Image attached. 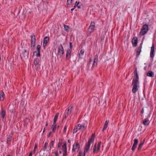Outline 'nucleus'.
Returning a JSON list of instances; mask_svg holds the SVG:
<instances>
[{
    "label": "nucleus",
    "mask_w": 156,
    "mask_h": 156,
    "mask_svg": "<svg viewBox=\"0 0 156 156\" xmlns=\"http://www.w3.org/2000/svg\"><path fill=\"white\" fill-rule=\"evenodd\" d=\"M144 143V142L141 141L140 142V144H139L138 147L137 149H138V151H139L140 150H141L142 147H143Z\"/></svg>",
    "instance_id": "nucleus-22"
},
{
    "label": "nucleus",
    "mask_w": 156,
    "mask_h": 156,
    "mask_svg": "<svg viewBox=\"0 0 156 156\" xmlns=\"http://www.w3.org/2000/svg\"><path fill=\"white\" fill-rule=\"evenodd\" d=\"M47 144H48V143H47L46 142L45 143L44 145V147L43 149V150L44 151H45L46 150V149H47Z\"/></svg>",
    "instance_id": "nucleus-30"
},
{
    "label": "nucleus",
    "mask_w": 156,
    "mask_h": 156,
    "mask_svg": "<svg viewBox=\"0 0 156 156\" xmlns=\"http://www.w3.org/2000/svg\"><path fill=\"white\" fill-rule=\"evenodd\" d=\"M64 153H63V156H66L67 154V149H63V150Z\"/></svg>",
    "instance_id": "nucleus-33"
},
{
    "label": "nucleus",
    "mask_w": 156,
    "mask_h": 156,
    "mask_svg": "<svg viewBox=\"0 0 156 156\" xmlns=\"http://www.w3.org/2000/svg\"><path fill=\"white\" fill-rule=\"evenodd\" d=\"M33 55H34L35 53H37V52L36 51H33Z\"/></svg>",
    "instance_id": "nucleus-57"
},
{
    "label": "nucleus",
    "mask_w": 156,
    "mask_h": 156,
    "mask_svg": "<svg viewBox=\"0 0 156 156\" xmlns=\"http://www.w3.org/2000/svg\"><path fill=\"white\" fill-rule=\"evenodd\" d=\"M132 84L133 87L132 89V91L133 93H135L138 90L139 86V82L138 80H135L133 79Z\"/></svg>",
    "instance_id": "nucleus-1"
},
{
    "label": "nucleus",
    "mask_w": 156,
    "mask_h": 156,
    "mask_svg": "<svg viewBox=\"0 0 156 156\" xmlns=\"http://www.w3.org/2000/svg\"><path fill=\"white\" fill-rule=\"evenodd\" d=\"M58 113H57L55 115L53 120V124H55L56 122V121H57L58 116Z\"/></svg>",
    "instance_id": "nucleus-28"
},
{
    "label": "nucleus",
    "mask_w": 156,
    "mask_h": 156,
    "mask_svg": "<svg viewBox=\"0 0 156 156\" xmlns=\"http://www.w3.org/2000/svg\"><path fill=\"white\" fill-rule=\"evenodd\" d=\"M71 52L69 51H67L66 58L67 59L68 58H71Z\"/></svg>",
    "instance_id": "nucleus-27"
},
{
    "label": "nucleus",
    "mask_w": 156,
    "mask_h": 156,
    "mask_svg": "<svg viewBox=\"0 0 156 156\" xmlns=\"http://www.w3.org/2000/svg\"><path fill=\"white\" fill-rule=\"evenodd\" d=\"M35 45V42H31V46L34 47Z\"/></svg>",
    "instance_id": "nucleus-41"
},
{
    "label": "nucleus",
    "mask_w": 156,
    "mask_h": 156,
    "mask_svg": "<svg viewBox=\"0 0 156 156\" xmlns=\"http://www.w3.org/2000/svg\"><path fill=\"white\" fill-rule=\"evenodd\" d=\"M91 143L90 142L89 143V142L88 141L87 143L86 144L84 148V153H88L90 147V145Z\"/></svg>",
    "instance_id": "nucleus-10"
},
{
    "label": "nucleus",
    "mask_w": 156,
    "mask_h": 156,
    "mask_svg": "<svg viewBox=\"0 0 156 156\" xmlns=\"http://www.w3.org/2000/svg\"><path fill=\"white\" fill-rule=\"evenodd\" d=\"M72 48H69L68 49L67 51H69V52H71Z\"/></svg>",
    "instance_id": "nucleus-49"
},
{
    "label": "nucleus",
    "mask_w": 156,
    "mask_h": 156,
    "mask_svg": "<svg viewBox=\"0 0 156 156\" xmlns=\"http://www.w3.org/2000/svg\"><path fill=\"white\" fill-rule=\"evenodd\" d=\"M58 54L60 55L61 56L63 55L64 54L63 48L61 44L58 45Z\"/></svg>",
    "instance_id": "nucleus-6"
},
{
    "label": "nucleus",
    "mask_w": 156,
    "mask_h": 156,
    "mask_svg": "<svg viewBox=\"0 0 156 156\" xmlns=\"http://www.w3.org/2000/svg\"><path fill=\"white\" fill-rule=\"evenodd\" d=\"M61 144L60 142H59L58 144V147L60 148L61 146Z\"/></svg>",
    "instance_id": "nucleus-51"
},
{
    "label": "nucleus",
    "mask_w": 156,
    "mask_h": 156,
    "mask_svg": "<svg viewBox=\"0 0 156 156\" xmlns=\"http://www.w3.org/2000/svg\"><path fill=\"white\" fill-rule=\"evenodd\" d=\"M95 136V134L94 133L92 134L90 139L89 140L88 142L92 143L93 142L94 140V137Z\"/></svg>",
    "instance_id": "nucleus-19"
},
{
    "label": "nucleus",
    "mask_w": 156,
    "mask_h": 156,
    "mask_svg": "<svg viewBox=\"0 0 156 156\" xmlns=\"http://www.w3.org/2000/svg\"><path fill=\"white\" fill-rule=\"evenodd\" d=\"M86 153H85L84 152V153L83 154L82 156H85V154Z\"/></svg>",
    "instance_id": "nucleus-61"
},
{
    "label": "nucleus",
    "mask_w": 156,
    "mask_h": 156,
    "mask_svg": "<svg viewBox=\"0 0 156 156\" xmlns=\"http://www.w3.org/2000/svg\"><path fill=\"white\" fill-rule=\"evenodd\" d=\"M52 132H54L55 131L56 127H52Z\"/></svg>",
    "instance_id": "nucleus-50"
},
{
    "label": "nucleus",
    "mask_w": 156,
    "mask_h": 156,
    "mask_svg": "<svg viewBox=\"0 0 156 156\" xmlns=\"http://www.w3.org/2000/svg\"><path fill=\"white\" fill-rule=\"evenodd\" d=\"M101 142H99L97 145V143H95L94 146L93 154H94L96 152H98L100 150L101 147Z\"/></svg>",
    "instance_id": "nucleus-4"
},
{
    "label": "nucleus",
    "mask_w": 156,
    "mask_h": 156,
    "mask_svg": "<svg viewBox=\"0 0 156 156\" xmlns=\"http://www.w3.org/2000/svg\"><path fill=\"white\" fill-rule=\"evenodd\" d=\"M149 122L148 120L145 119L143 120V123L144 126H148L149 124Z\"/></svg>",
    "instance_id": "nucleus-20"
},
{
    "label": "nucleus",
    "mask_w": 156,
    "mask_h": 156,
    "mask_svg": "<svg viewBox=\"0 0 156 156\" xmlns=\"http://www.w3.org/2000/svg\"><path fill=\"white\" fill-rule=\"evenodd\" d=\"M77 7V5H75L74 6L73 8L75 9Z\"/></svg>",
    "instance_id": "nucleus-59"
},
{
    "label": "nucleus",
    "mask_w": 156,
    "mask_h": 156,
    "mask_svg": "<svg viewBox=\"0 0 156 156\" xmlns=\"http://www.w3.org/2000/svg\"><path fill=\"white\" fill-rule=\"evenodd\" d=\"M82 152L81 151H80L79 152L78 156H82Z\"/></svg>",
    "instance_id": "nucleus-52"
},
{
    "label": "nucleus",
    "mask_w": 156,
    "mask_h": 156,
    "mask_svg": "<svg viewBox=\"0 0 156 156\" xmlns=\"http://www.w3.org/2000/svg\"><path fill=\"white\" fill-rule=\"evenodd\" d=\"M91 143L90 142L89 143V142L88 141L87 143L86 144L84 148V153H88L90 147V145Z\"/></svg>",
    "instance_id": "nucleus-11"
},
{
    "label": "nucleus",
    "mask_w": 156,
    "mask_h": 156,
    "mask_svg": "<svg viewBox=\"0 0 156 156\" xmlns=\"http://www.w3.org/2000/svg\"><path fill=\"white\" fill-rule=\"evenodd\" d=\"M45 131V128H44V129H43V132L44 133Z\"/></svg>",
    "instance_id": "nucleus-60"
},
{
    "label": "nucleus",
    "mask_w": 156,
    "mask_h": 156,
    "mask_svg": "<svg viewBox=\"0 0 156 156\" xmlns=\"http://www.w3.org/2000/svg\"><path fill=\"white\" fill-rule=\"evenodd\" d=\"M137 38L136 37H134L132 41V44L133 47H136L137 46Z\"/></svg>",
    "instance_id": "nucleus-13"
},
{
    "label": "nucleus",
    "mask_w": 156,
    "mask_h": 156,
    "mask_svg": "<svg viewBox=\"0 0 156 156\" xmlns=\"http://www.w3.org/2000/svg\"><path fill=\"white\" fill-rule=\"evenodd\" d=\"M5 95L2 91H0V101H3Z\"/></svg>",
    "instance_id": "nucleus-16"
},
{
    "label": "nucleus",
    "mask_w": 156,
    "mask_h": 156,
    "mask_svg": "<svg viewBox=\"0 0 156 156\" xmlns=\"http://www.w3.org/2000/svg\"><path fill=\"white\" fill-rule=\"evenodd\" d=\"M36 38L35 36L33 34L31 36V42H35Z\"/></svg>",
    "instance_id": "nucleus-24"
},
{
    "label": "nucleus",
    "mask_w": 156,
    "mask_h": 156,
    "mask_svg": "<svg viewBox=\"0 0 156 156\" xmlns=\"http://www.w3.org/2000/svg\"><path fill=\"white\" fill-rule=\"evenodd\" d=\"M0 115L1 117L3 118L4 119L5 117V110L3 109H1V111L0 113Z\"/></svg>",
    "instance_id": "nucleus-17"
},
{
    "label": "nucleus",
    "mask_w": 156,
    "mask_h": 156,
    "mask_svg": "<svg viewBox=\"0 0 156 156\" xmlns=\"http://www.w3.org/2000/svg\"><path fill=\"white\" fill-rule=\"evenodd\" d=\"M134 78L133 79H135V80H139V77L138 74L137 72V69L136 68L134 71Z\"/></svg>",
    "instance_id": "nucleus-14"
},
{
    "label": "nucleus",
    "mask_w": 156,
    "mask_h": 156,
    "mask_svg": "<svg viewBox=\"0 0 156 156\" xmlns=\"http://www.w3.org/2000/svg\"><path fill=\"white\" fill-rule=\"evenodd\" d=\"M78 127H79L80 128V129H82V128H84V129H85V126L84 125H81L80 124H78Z\"/></svg>",
    "instance_id": "nucleus-31"
},
{
    "label": "nucleus",
    "mask_w": 156,
    "mask_h": 156,
    "mask_svg": "<svg viewBox=\"0 0 156 156\" xmlns=\"http://www.w3.org/2000/svg\"><path fill=\"white\" fill-rule=\"evenodd\" d=\"M84 51L82 50H81L80 51V52L79 53V56H80L81 55L82 56L83 55L84 53Z\"/></svg>",
    "instance_id": "nucleus-36"
},
{
    "label": "nucleus",
    "mask_w": 156,
    "mask_h": 156,
    "mask_svg": "<svg viewBox=\"0 0 156 156\" xmlns=\"http://www.w3.org/2000/svg\"><path fill=\"white\" fill-rule=\"evenodd\" d=\"M39 62V59L38 58H36L35 59L34 61V65L36 66L38 64Z\"/></svg>",
    "instance_id": "nucleus-25"
},
{
    "label": "nucleus",
    "mask_w": 156,
    "mask_h": 156,
    "mask_svg": "<svg viewBox=\"0 0 156 156\" xmlns=\"http://www.w3.org/2000/svg\"><path fill=\"white\" fill-rule=\"evenodd\" d=\"M97 65V62H94H94L92 66V69L94 68L95 66Z\"/></svg>",
    "instance_id": "nucleus-40"
},
{
    "label": "nucleus",
    "mask_w": 156,
    "mask_h": 156,
    "mask_svg": "<svg viewBox=\"0 0 156 156\" xmlns=\"http://www.w3.org/2000/svg\"><path fill=\"white\" fill-rule=\"evenodd\" d=\"M64 29L65 31H66V32L69 31V26H66L65 25H64Z\"/></svg>",
    "instance_id": "nucleus-29"
},
{
    "label": "nucleus",
    "mask_w": 156,
    "mask_h": 156,
    "mask_svg": "<svg viewBox=\"0 0 156 156\" xmlns=\"http://www.w3.org/2000/svg\"><path fill=\"white\" fill-rule=\"evenodd\" d=\"M143 43V40L142 41V42L140 44V46L138 48L137 50L138 51H136V55L138 56L140 55V53L141 51V49L142 48V46Z\"/></svg>",
    "instance_id": "nucleus-15"
},
{
    "label": "nucleus",
    "mask_w": 156,
    "mask_h": 156,
    "mask_svg": "<svg viewBox=\"0 0 156 156\" xmlns=\"http://www.w3.org/2000/svg\"><path fill=\"white\" fill-rule=\"evenodd\" d=\"M62 148L63 149H67L66 143V142L64 143L63 145L62 146Z\"/></svg>",
    "instance_id": "nucleus-32"
},
{
    "label": "nucleus",
    "mask_w": 156,
    "mask_h": 156,
    "mask_svg": "<svg viewBox=\"0 0 156 156\" xmlns=\"http://www.w3.org/2000/svg\"><path fill=\"white\" fill-rule=\"evenodd\" d=\"M32 151H31L30 153L28 156H32Z\"/></svg>",
    "instance_id": "nucleus-54"
},
{
    "label": "nucleus",
    "mask_w": 156,
    "mask_h": 156,
    "mask_svg": "<svg viewBox=\"0 0 156 156\" xmlns=\"http://www.w3.org/2000/svg\"><path fill=\"white\" fill-rule=\"evenodd\" d=\"M74 9V8H72V9H71V11H73Z\"/></svg>",
    "instance_id": "nucleus-62"
},
{
    "label": "nucleus",
    "mask_w": 156,
    "mask_h": 156,
    "mask_svg": "<svg viewBox=\"0 0 156 156\" xmlns=\"http://www.w3.org/2000/svg\"><path fill=\"white\" fill-rule=\"evenodd\" d=\"M12 136H8L7 138V141L6 143L7 144H9V142L11 141L12 139Z\"/></svg>",
    "instance_id": "nucleus-26"
},
{
    "label": "nucleus",
    "mask_w": 156,
    "mask_h": 156,
    "mask_svg": "<svg viewBox=\"0 0 156 156\" xmlns=\"http://www.w3.org/2000/svg\"><path fill=\"white\" fill-rule=\"evenodd\" d=\"M73 0H67V5H70V4L72 2Z\"/></svg>",
    "instance_id": "nucleus-38"
},
{
    "label": "nucleus",
    "mask_w": 156,
    "mask_h": 156,
    "mask_svg": "<svg viewBox=\"0 0 156 156\" xmlns=\"http://www.w3.org/2000/svg\"><path fill=\"white\" fill-rule=\"evenodd\" d=\"M59 153L60 154H61L62 153V151H59Z\"/></svg>",
    "instance_id": "nucleus-63"
},
{
    "label": "nucleus",
    "mask_w": 156,
    "mask_h": 156,
    "mask_svg": "<svg viewBox=\"0 0 156 156\" xmlns=\"http://www.w3.org/2000/svg\"><path fill=\"white\" fill-rule=\"evenodd\" d=\"M80 129V128L78 127V125L73 129V133H76L78 130Z\"/></svg>",
    "instance_id": "nucleus-23"
},
{
    "label": "nucleus",
    "mask_w": 156,
    "mask_h": 156,
    "mask_svg": "<svg viewBox=\"0 0 156 156\" xmlns=\"http://www.w3.org/2000/svg\"><path fill=\"white\" fill-rule=\"evenodd\" d=\"M41 46L39 45H38L37 46L36 49L37 50V51H40L41 49Z\"/></svg>",
    "instance_id": "nucleus-37"
},
{
    "label": "nucleus",
    "mask_w": 156,
    "mask_h": 156,
    "mask_svg": "<svg viewBox=\"0 0 156 156\" xmlns=\"http://www.w3.org/2000/svg\"><path fill=\"white\" fill-rule=\"evenodd\" d=\"M141 113L142 114H143L144 113V108H143L142 109V110H141Z\"/></svg>",
    "instance_id": "nucleus-53"
},
{
    "label": "nucleus",
    "mask_w": 156,
    "mask_h": 156,
    "mask_svg": "<svg viewBox=\"0 0 156 156\" xmlns=\"http://www.w3.org/2000/svg\"><path fill=\"white\" fill-rule=\"evenodd\" d=\"M80 148V145L78 142H75L73 145L72 151L78 152Z\"/></svg>",
    "instance_id": "nucleus-5"
},
{
    "label": "nucleus",
    "mask_w": 156,
    "mask_h": 156,
    "mask_svg": "<svg viewBox=\"0 0 156 156\" xmlns=\"http://www.w3.org/2000/svg\"><path fill=\"white\" fill-rule=\"evenodd\" d=\"M108 122H109V121H106L105 122V125L108 126Z\"/></svg>",
    "instance_id": "nucleus-45"
},
{
    "label": "nucleus",
    "mask_w": 156,
    "mask_h": 156,
    "mask_svg": "<svg viewBox=\"0 0 156 156\" xmlns=\"http://www.w3.org/2000/svg\"><path fill=\"white\" fill-rule=\"evenodd\" d=\"M27 52V50L26 49H24L23 51L22 52V54L23 55V57L24 58L27 57V58H28V57L29 56V53H28L27 55L26 54V53Z\"/></svg>",
    "instance_id": "nucleus-21"
},
{
    "label": "nucleus",
    "mask_w": 156,
    "mask_h": 156,
    "mask_svg": "<svg viewBox=\"0 0 156 156\" xmlns=\"http://www.w3.org/2000/svg\"><path fill=\"white\" fill-rule=\"evenodd\" d=\"M37 51V52L36 54V56L37 57H39L41 56L40 51Z\"/></svg>",
    "instance_id": "nucleus-39"
},
{
    "label": "nucleus",
    "mask_w": 156,
    "mask_h": 156,
    "mask_svg": "<svg viewBox=\"0 0 156 156\" xmlns=\"http://www.w3.org/2000/svg\"><path fill=\"white\" fill-rule=\"evenodd\" d=\"M49 40V37H46L43 39V46L45 48Z\"/></svg>",
    "instance_id": "nucleus-12"
},
{
    "label": "nucleus",
    "mask_w": 156,
    "mask_h": 156,
    "mask_svg": "<svg viewBox=\"0 0 156 156\" xmlns=\"http://www.w3.org/2000/svg\"><path fill=\"white\" fill-rule=\"evenodd\" d=\"M56 123H55V124H53V125H52V127L51 128H52V127H56Z\"/></svg>",
    "instance_id": "nucleus-48"
},
{
    "label": "nucleus",
    "mask_w": 156,
    "mask_h": 156,
    "mask_svg": "<svg viewBox=\"0 0 156 156\" xmlns=\"http://www.w3.org/2000/svg\"><path fill=\"white\" fill-rule=\"evenodd\" d=\"M107 126H106V125H104V128H103V129H102V131H104L105 130V129H106L107 128Z\"/></svg>",
    "instance_id": "nucleus-42"
},
{
    "label": "nucleus",
    "mask_w": 156,
    "mask_h": 156,
    "mask_svg": "<svg viewBox=\"0 0 156 156\" xmlns=\"http://www.w3.org/2000/svg\"><path fill=\"white\" fill-rule=\"evenodd\" d=\"M58 154L57 151L55 152V156H58Z\"/></svg>",
    "instance_id": "nucleus-55"
},
{
    "label": "nucleus",
    "mask_w": 156,
    "mask_h": 156,
    "mask_svg": "<svg viewBox=\"0 0 156 156\" xmlns=\"http://www.w3.org/2000/svg\"><path fill=\"white\" fill-rule=\"evenodd\" d=\"M73 108V106L72 105H70L68 108L64 113V119H66L68 115L70 114L72 112V110Z\"/></svg>",
    "instance_id": "nucleus-3"
},
{
    "label": "nucleus",
    "mask_w": 156,
    "mask_h": 156,
    "mask_svg": "<svg viewBox=\"0 0 156 156\" xmlns=\"http://www.w3.org/2000/svg\"><path fill=\"white\" fill-rule=\"evenodd\" d=\"M69 48H72L73 47V46L72 45V43L71 42H70L69 43Z\"/></svg>",
    "instance_id": "nucleus-46"
},
{
    "label": "nucleus",
    "mask_w": 156,
    "mask_h": 156,
    "mask_svg": "<svg viewBox=\"0 0 156 156\" xmlns=\"http://www.w3.org/2000/svg\"><path fill=\"white\" fill-rule=\"evenodd\" d=\"M66 130V126H65L64 127L63 132L65 133Z\"/></svg>",
    "instance_id": "nucleus-43"
},
{
    "label": "nucleus",
    "mask_w": 156,
    "mask_h": 156,
    "mask_svg": "<svg viewBox=\"0 0 156 156\" xmlns=\"http://www.w3.org/2000/svg\"><path fill=\"white\" fill-rule=\"evenodd\" d=\"M98 60V55H96L95 56L94 58V62H97Z\"/></svg>",
    "instance_id": "nucleus-35"
},
{
    "label": "nucleus",
    "mask_w": 156,
    "mask_h": 156,
    "mask_svg": "<svg viewBox=\"0 0 156 156\" xmlns=\"http://www.w3.org/2000/svg\"><path fill=\"white\" fill-rule=\"evenodd\" d=\"M51 132H50L49 133L48 135V137H49L50 136L51 134Z\"/></svg>",
    "instance_id": "nucleus-56"
},
{
    "label": "nucleus",
    "mask_w": 156,
    "mask_h": 156,
    "mask_svg": "<svg viewBox=\"0 0 156 156\" xmlns=\"http://www.w3.org/2000/svg\"><path fill=\"white\" fill-rule=\"evenodd\" d=\"M80 3V2H78V4H77V6L78 7V8L79 9H80L81 8V6L80 5H79V4Z\"/></svg>",
    "instance_id": "nucleus-47"
},
{
    "label": "nucleus",
    "mask_w": 156,
    "mask_h": 156,
    "mask_svg": "<svg viewBox=\"0 0 156 156\" xmlns=\"http://www.w3.org/2000/svg\"><path fill=\"white\" fill-rule=\"evenodd\" d=\"M37 145L35 144V146H34V149H35L37 148Z\"/></svg>",
    "instance_id": "nucleus-58"
},
{
    "label": "nucleus",
    "mask_w": 156,
    "mask_h": 156,
    "mask_svg": "<svg viewBox=\"0 0 156 156\" xmlns=\"http://www.w3.org/2000/svg\"><path fill=\"white\" fill-rule=\"evenodd\" d=\"M92 59H91V58H90V60H89V62L88 63V65L89 66V65L91 63L90 62H92Z\"/></svg>",
    "instance_id": "nucleus-44"
},
{
    "label": "nucleus",
    "mask_w": 156,
    "mask_h": 156,
    "mask_svg": "<svg viewBox=\"0 0 156 156\" xmlns=\"http://www.w3.org/2000/svg\"><path fill=\"white\" fill-rule=\"evenodd\" d=\"M94 27L95 23L94 22H92L88 28V31L90 32V33H91L94 30Z\"/></svg>",
    "instance_id": "nucleus-7"
},
{
    "label": "nucleus",
    "mask_w": 156,
    "mask_h": 156,
    "mask_svg": "<svg viewBox=\"0 0 156 156\" xmlns=\"http://www.w3.org/2000/svg\"><path fill=\"white\" fill-rule=\"evenodd\" d=\"M149 30L148 25L147 24L143 25L142 28L141 29L140 34L141 36L144 35L147 33Z\"/></svg>",
    "instance_id": "nucleus-2"
},
{
    "label": "nucleus",
    "mask_w": 156,
    "mask_h": 156,
    "mask_svg": "<svg viewBox=\"0 0 156 156\" xmlns=\"http://www.w3.org/2000/svg\"><path fill=\"white\" fill-rule=\"evenodd\" d=\"M154 44H153L151 48V50L150 54V56L151 58H154Z\"/></svg>",
    "instance_id": "nucleus-9"
},
{
    "label": "nucleus",
    "mask_w": 156,
    "mask_h": 156,
    "mask_svg": "<svg viewBox=\"0 0 156 156\" xmlns=\"http://www.w3.org/2000/svg\"><path fill=\"white\" fill-rule=\"evenodd\" d=\"M154 73L151 71H149V72L147 73V76L151 77H153L154 76Z\"/></svg>",
    "instance_id": "nucleus-18"
},
{
    "label": "nucleus",
    "mask_w": 156,
    "mask_h": 156,
    "mask_svg": "<svg viewBox=\"0 0 156 156\" xmlns=\"http://www.w3.org/2000/svg\"><path fill=\"white\" fill-rule=\"evenodd\" d=\"M70 140H68V143H70Z\"/></svg>",
    "instance_id": "nucleus-64"
},
{
    "label": "nucleus",
    "mask_w": 156,
    "mask_h": 156,
    "mask_svg": "<svg viewBox=\"0 0 156 156\" xmlns=\"http://www.w3.org/2000/svg\"><path fill=\"white\" fill-rule=\"evenodd\" d=\"M54 141H51V143L49 145L50 147V149H49V150L50 151L51 150V147H53L54 144Z\"/></svg>",
    "instance_id": "nucleus-34"
},
{
    "label": "nucleus",
    "mask_w": 156,
    "mask_h": 156,
    "mask_svg": "<svg viewBox=\"0 0 156 156\" xmlns=\"http://www.w3.org/2000/svg\"><path fill=\"white\" fill-rule=\"evenodd\" d=\"M134 143L132 147V150L133 151L136 148L138 142V140L137 138H135L134 140Z\"/></svg>",
    "instance_id": "nucleus-8"
}]
</instances>
